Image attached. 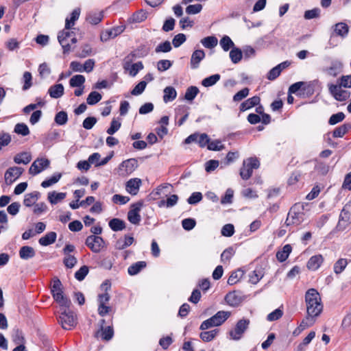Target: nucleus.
Segmentation results:
<instances>
[{"label":"nucleus","instance_id":"nucleus-1","mask_svg":"<svg viewBox=\"0 0 351 351\" xmlns=\"http://www.w3.org/2000/svg\"><path fill=\"white\" fill-rule=\"evenodd\" d=\"M307 319L317 317L323 310V304L319 292L315 289H308L305 293Z\"/></svg>","mask_w":351,"mask_h":351},{"label":"nucleus","instance_id":"nucleus-2","mask_svg":"<svg viewBox=\"0 0 351 351\" xmlns=\"http://www.w3.org/2000/svg\"><path fill=\"white\" fill-rule=\"evenodd\" d=\"M51 292L54 300L61 308H69L71 302L64 295L62 282L58 278H54L53 280Z\"/></svg>","mask_w":351,"mask_h":351},{"label":"nucleus","instance_id":"nucleus-3","mask_svg":"<svg viewBox=\"0 0 351 351\" xmlns=\"http://www.w3.org/2000/svg\"><path fill=\"white\" fill-rule=\"evenodd\" d=\"M230 316V313L229 311H218L210 318L204 321L201 324L199 329L205 330L212 327L219 326L221 325Z\"/></svg>","mask_w":351,"mask_h":351},{"label":"nucleus","instance_id":"nucleus-4","mask_svg":"<svg viewBox=\"0 0 351 351\" xmlns=\"http://www.w3.org/2000/svg\"><path fill=\"white\" fill-rule=\"evenodd\" d=\"M62 312L58 317V322L65 330H71L77 324L75 313L69 308H61Z\"/></svg>","mask_w":351,"mask_h":351},{"label":"nucleus","instance_id":"nucleus-5","mask_svg":"<svg viewBox=\"0 0 351 351\" xmlns=\"http://www.w3.org/2000/svg\"><path fill=\"white\" fill-rule=\"evenodd\" d=\"M71 29V21L66 19L65 28L58 34V39L63 49V53H67L71 50V45L69 43V38H71L73 36V32L70 30Z\"/></svg>","mask_w":351,"mask_h":351},{"label":"nucleus","instance_id":"nucleus-6","mask_svg":"<svg viewBox=\"0 0 351 351\" xmlns=\"http://www.w3.org/2000/svg\"><path fill=\"white\" fill-rule=\"evenodd\" d=\"M134 60L133 54H128L125 57L123 62V69L132 77H135L137 73L143 69L142 62L132 63Z\"/></svg>","mask_w":351,"mask_h":351},{"label":"nucleus","instance_id":"nucleus-7","mask_svg":"<svg viewBox=\"0 0 351 351\" xmlns=\"http://www.w3.org/2000/svg\"><path fill=\"white\" fill-rule=\"evenodd\" d=\"M259 161L254 158H250L244 160L240 169V176L243 180H248L252 175L253 169L259 167Z\"/></svg>","mask_w":351,"mask_h":351},{"label":"nucleus","instance_id":"nucleus-8","mask_svg":"<svg viewBox=\"0 0 351 351\" xmlns=\"http://www.w3.org/2000/svg\"><path fill=\"white\" fill-rule=\"evenodd\" d=\"M304 219V213L301 211L300 206L294 205L290 209L285 223L287 226L299 225Z\"/></svg>","mask_w":351,"mask_h":351},{"label":"nucleus","instance_id":"nucleus-9","mask_svg":"<svg viewBox=\"0 0 351 351\" xmlns=\"http://www.w3.org/2000/svg\"><path fill=\"white\" fill-rule=\"evenodd\" d=\"M250 320L247 319H240L236 324L235 327L229 332L230 338L233 340L238 341L242 337L248 328Z\"/></svg>","mask_w":351,"mask_h":351},{"label":"nucleus","instance_id":"nucleus-10","mask_svg":"<svg viewBox=\"0 0 351 351\" xmlns=\"http://www.w3.org/2000/svg\"><path fill=\"white\" fill-rule=\"evenodd\" d=\"M86 245L95 253H99L104 247L105 242L99 236H88L85 242Z\"/></svg>","mask_w":351,"mask_h":351},{"label":"nucleus","instance_id":"nucleus-11","mask_svg":"<svg viewBox=\"0 0 351 351\" xmlns=\"http://www.w3.org/2000/svg\"><path fill=\"white\" fill-rule=\"evenodd\" d=\"M138 162L134 158H130L122 162L119 167V173L122 176L131 174L137 167Z\"/></svg>","mask_w":351,"mask_h":351},{"label":"nucleus","instance_id":"nucleus-12","mask_svg":"<svg viewBox=\"0 0 351 351\" xmlns=\"http://www.w3.org/2000/svg\"><path fill=\"white\" fill-rule=\"evenodd\" d=\"M50 161L45 158H39L35 160L32 164L29 173L36 176L49 167Z\"/></svg>","mask_w":351,"mask_h":351},{"label":"nucleus","instance_id":"nucleus-13","mask_svg":"<svg viewBox=\"0 0 351 351\" xmlns=\"http://www.w3.org/2000/svg\"><path fill=\"white\" fill-rule=\"evenodd\" d=\"M23 169L19 167H12L5 172L4 179L7 185H11L22 175Z\"/></svg>","mask_w":351,"mask_h":351},{"label":"nucleus","instance_id":"nucleus-14","mask_svg":"<svg viewBox=\"0 0 351 351\" xmlns=\"http://www.w3.org/2000/svg\"><path fill=\"white\" fill-rule=\"evenodd\" d=\"M143 206L142 202H136L131 206V209L128 213V219L132 224H138L141 221V215L139 212Z\"/></svg>","mask_w":351,"mask_h":351},{"label":"nucleus","instance_id":"nucleus-15","mask_svg":"<svg viewBox=\"0 0 351 351\" xmlns=\"http://www.w3.org/2000/svg\"><path fill=\"white\" fill-rule=\"evenodd\" d=\"M351 221V199L344 206L338 223L339 228H344Z\"/></svg>","mask_w":351,"mask_h":351},{"label":"nucleus","instance_id":"nucleus-16","mask_svg":"<svg viewBox=\"0 0 351 351\" xmlns=\"http://www.w3.org/2000/svg\"><path fill=\"white\" fill-rule=\"evenodd\" d=\"M329 90L335 99L340 101L347 100L350 95L348 90H343L341 86L338 85H330Z\"/></svg>","mask_w":351,"mask_h":351},{"label":"nucleus","instance_id":"nucleus-17","mask_svg":"<svg viewBox=\"0 0 351 351\" xmlns=\"http://www.w3.org/2000/svg\"><path fill=\"white\" fill-rule=\"evenodd\" d=\"M141 180L139 178H132L126 183V191L131 195H135L138 192Z\"/></svg>","mask_w":351,"mask_h":351},{"label":"nucleus","instance_id":"nucleus-18","mask_svg":"<svg viewBox=\"0 0 351 351\" xmlns=\"http://www.w3.org/2000/svg\"><path fill=\"white\" fill-rule=\"evenodd\" d=\"M123 32L121 27H116L110 29H107L102 32L101 34V40L102 41H107L110 39L114 38L119 35Z\"/></svg>","mask_w":351,"mask_h":351},{"label":"nucleus","instance_id":"nucleus-19","mask_svg":"<svg viewBox=\"0 0 351 351\" xmlns=\"http://www.w3.org/2000/svg\"><path fill=\"white\" fill-rule=\"evenodd\" d=\"M205 58V53L203 50H195L191 58V67L195 69L199 67V62Z\"/></svg>","mask_w":351,"mask_h":351},{"label":"nucleus","instance_id":"nucleus-20","mask_svg":"<svg viewBox=\"0 0 351 351\" xmlns=\"http://www.w3.org/2000/svg\"><path fill=\"white\" fill-rule=\"evenodd\" d=\"M114 335L113 328L110 326L107 327L102 326L96 333L95 337H101L105 341L110 340Z\"/></svg>","mask_w":351,"mask_h":351},{"label":"nucleus","instance_id":"nucleus-21","mask_svg":"<svg viewBox=\"0 0 351 351\" xmlns=\"http://www.w3.org/2000/svg\"><path fill=\"white\" fill-rule=\"evenodd\" d=\"M323 261L324 258L321 254L313 256L307 263V267L308 269L315 271L320 267Z\"/></svg>","mask_w":351,"mask_h":351},{"label":"nucleus","instance_id":"nucleus-22","mask_svg":"<svg viewBox=\"0 0 351 351\" xmlns=\"http://www.w3.org/2000/svg\"><path fill=\"white\" fill-rule=\"evenodd\" d=\"M349 32V27L348 25L343 22H340L338 23H336L333 26V32L336 36H339L341 37H346Z\"/></svg>","mask_w":351,"mask_h":351},{"label":"nucleus","instance_id":"nucleus-23","mask_svg":"<svg viewBox=\"0 0 351 351\" xmlns=\"http://www.w3.org/2000/svg\"><path fill=\"white\" fill-rule=\"evenodd\" d=\"M134 241L133 237L125 235L123 238L118 239L115 243V248L117 250H123L130 246Z\"/></svg>","mask_w":351,"mask_h":351},{"label":"nucleus","instance_id":"nucleus-24","mask_svg":"<svg viewBox=\"0 0 351 351\" xmlns=\"http://www.w3.org/2000/svg\"><path fill=\"white\" fill-rule=\"evenodd\" d=\"M40 197V193L38 191L27 193L25 195L23 204L27 207L34 206Z\"/></svg>","mask_w":351,"mask_h":351},{"label":"nucleus","instance_id":"nucleus-25","mask_svg":"<svg viewBox=\"0 0 351 351\" xmlns=\"http://www.w3.org/2000/svg\"><path fill=\"white\" fill-rule=\"evenodd\" d=\"M48 93L52 98H60L64 94V86L62 84L51 86L48 90Z\"/></svg>","mask_w":351,"mask_h":351},{"label":"nucleus","instance_id":"nucleus-26","mask_svg":"<svg viewBox=\"0 0 351 351\" xmlns=\"http://www.w3.org/2000/svg\"><path fill=\"white\" fill-rule=\"evenodd\" d=\"M103 18L104 14L102 11H91L88 14L86 20L93 25H97Z\"/></svg>","mask_w":351,"mask_h":351},{"label":"nucleus","instance_id":"nucleus-27","mask_svg":"<svg viewBox=\"0 0 351 351\" xmlns=\"http://www.w3.org/2000/svg\"><path fill=\"white\" fill-rule=\"evenodd\" d=\"M35 254L36 252L34 248L28 245L23 246L19 250V256L23 260L32 258Z\"/></svg>","mask_w":351,"mask_h":351},{"label":"nucleus","instance_id":"nucleus-28","mask_svg":"<svg viewBox=\"0 0 351 351\" xmlns=\"http://www.w3.org/2000/svg\"><path fill=\"white\" fill-rule=\"evenodd\" d=\"M260 101V97L258 96H254L251 98H249L241 104L240 110L241 111H245L258 105Z\"/></svg>","mask_w":351,"mask_h":351},{"label":"nucleus","instance_id":"nucleus-29","mask_svg":"<svg viewBox=\"0 0 351 351\" xmlns=\"http://www.w3.org/2000/svg\"><path fill=\"white\" fill-rule=\"evenodd\" d=\"M163 92V101L165 103L171 101L177 97V92L173 86H167Z\"/></svg>","mask_w":351,"mask_h":351},{"label":"nucleus","instance_id":"nucleus-30","mask_svg":"<svg viewBox=\"0 0 351 351\" xmlns=\"http://www.w3.org/2000/svg\"><path fill=\"white\" fill-rule=\"evenodd\" d=\"M66 196V193H58L56 191L49 192L48 193V200L51 204H56L63 200Z\"/></svg>","mask_w":351,"mask_h":351},{"label":"nucleus","instance_id":"nucleus-31","mask_svg":"<svg viewBox=\"0 0 351 351\" xmlns=\"http://www.w3.org/2000/svg\"><path fill=\"white\" fill-rule=\"evenodd\" d=\"M145 261H138L132 265L128 269V272L130 276H134L138 274L143 269L146 267Z\"/></svg>","mask_w":351,"mask_h":351},{"label":"nucleus","instance_id":"nucleus-32","mask_svg":"<svg viewBox=\"0 0 351 351\" xmlns=\"http://www.w3.org/2000/svg\"><path fill=\"white\" fill-rule=\"evenodd\" d=\"M225 300L227 304L231 306H238L241 302V298L236 293V292H230L226 297Z\"/></svg>","mask_w":351,"mask_h":351},{"label":"nucleus","instance_id":"nucleus-33","mask_svg":"<svg viewBox=\"0 0 351 351\" xmlns=\"http://www.w3.org/2000/svg\"><path fill=\"white\" fill-rule=\"evenodd\" d=\"M56 239V233L50 232L46 234L44 237H41L38 242L43 246H47L53 243Z\"/></svg>","mask_w":351,"mask_h":351},{"label":"nucleus","instance_id":"nucleus-34","mask_svg":"<svg viewBox=\"0 0 351 351\" xmlns=\"http://www.w3.org/2000/svg\"><path fill=\"white\" fill-rule=\"evenodd\" d=\"M291 250H292V247L289 244L285 245L282 247V250L278 251L276 253V258L280 262H283V261H286L287 259V258L289 257L290 253L291 252Z\"/></svg>","mask_w":351,"mask_h":351},{"label":"nucleus","instance_id":"nucleus-35","mask_svg":"<svg viewBox=\"0 0 351 351\" xmlns=\"http://www.w3.org/2000/svg\"><path fill=\"white\" fill-rule=\"evenodd\" d=\"M32 160V156L29 153L22 152L16 154L14 158V161L16 164H28Z\"/></svg>","mask_w":351,"mask_h":351},{"label":"nucleus","instance_id":"nucleus-36","mask_svg":"<svg viewBox=\"0 0 351 351\" xmlns=\"http://www.w3.org/2000/svg\"><path fill=\"white\" fill-rule=\"evenodd\" d=\"M109 226L113 231L117 232L125 229V224L123 220L114 218L109 221Z\"/></svg>","mask_w":351,"mask_h":351},{"label":"nucleus","instance_id":"nucleus-37","mask_svg":"<svg viewBox=\"0 0 351 351\" xmlns=\"http://www.w3.org/2000/svg\"><path fill=\"white\" fill-rule=\"evenodd\" d=\"M218 332V329H214L209 331H204L200 333L199 337L202 341L205 342H209L216 337Z\"/></svg>","mask_w":351,"mask_h":351},{"label":"nucleus","instance_id":"nucleus-38","mask_svg":"<svg viewBox=\"0 0 351 351\" xmlns=\"http://www.w3.org/2000/svg\"><path fill=\"white\" fill-rule=\"evenodd\" d=\"M229 56L230 58L231 59V61L234 64H237L241 60L243 53L240 49L234 47L231 49Z\"/></svg>","mask_w":351,"mask_h":351},{"label":"nucleus","instance_id":"nucleus-39","mask_svg":"<svg viewBox=\"0 0 351 351\" xmlns=\"http://www.w3.org/2000/svg\"><path fill=\"white\" fill-rule=\"evenodd\" d=\"M85 77L82 75H75L73 76L69 80V84L71 87H81L84 86Z\"/></svg>","mask_w":351,"mask_h":351},{"label":"nucleus","instance_id":"nucleus-40","mask_svg":"<svg viewBox=\"0 0 351 351\" xmlns=\"http://www.w3.org/2000/svg\"><path fill=\"white\" fill-rule=\"evenodd\" d=\"M244 275V271L241 269H237L232 272L228 279V283L230 285L236 284Z\"/></svg>","mask_w":351,"mask_h":351},{"label":"nucleus","instance_id":"nucleus-41","mask_svg":"<svg viewBox=\"0 0 351 351\" xmlns=\"http://www.w3.org/2000/svg\"><path fill=\"white\" fill-rule=\"evenodd\" d=\"M263 277L261 269H256L249 274V280L251 283L256 285Z\"/></svg>","mask_w":351,"mask_h":351},{"label":"nucleus","instance_id":"nucleus-42","mask_svg":"<svg viewBox=\"0 0 351 351\" xmlns=\"http://www.w3.org/2000/svg\"><path fill=\"white\" fill-rule=\"evenodd\" d=\"M221 48L228 51L230 49L234 48V43L228 36H224L219 42Z\"/></svg>","mask_w":351,"mask_h":351},{"label":"nucleus","instance_id":"nucleus-43","mask_svg":"<svg viewBox=\"0 0 351 351\" xmlns=\"http://www.w3.org/2000/svg\"><path fill=\"white\" fill-rule=\"evenodd\" d=\"M218 43L217 38L215 36H207L201 40V43L206 48L212 49L217 46Z\"/></svg>","mask_w":351,"mask_h":351},{"label":"nucleus","instance_id":"nucleus-44","mask_svg":"<svg viewBox=\"0 0 351 351\" xmlns=\"http://www.w3.org/2000/svg\"><path fill=\"white\" fill-rule=\"evenodd\" d=\"M348 262L346 258L339 259L334 265V272L337 274H341L346 267Z\"/></svg>","mask_w":351,"mask_h":351},{"label":"nucleus","instance_id":"nucleus-45","mask_svg":"<svg viewBox=\"0 0 351 351\" xmlns=\"http://www.w3.org/2000/svg\"><path fill=\"white\" fill-rule=\"evenodd\" d=\"M199 93V89L196 86L189 87L185 93L184 99L187 101H193Z\"/></svg>","mask_w":351,"mask_h":351},{"label":"nucleus","instance_id":"nucleus-46","mask_svg":"<svg viewBox=\"0 0 351 351\" xmlns=\"http://www.w3.org/2000/svg\"><path fill=\"white\" fill-rule=\"evenodd\" d=\"M219 80L220 75L215 74L204 78L202 82V84L205 87H209L215 84Z\"/></svg>","mask_w":351,"mask_h":351},{"label":"nucleus","instance_id":"nucleus-47","mask_svg":"<svg viewBox=\"0 0 351 351\" xmlns=\"http://www.w3.org/2000/svg\"><path fill=\"white\" fill-rule=\"evenodd\" d=\"M101 98L102 96L100 93L97 91H93L88 95L86 102L88 105H95L98 103Z\"/></svg>","mask_w":351,"mask_h":351},{"label":"nucleus","instance_id":"nucleus-48","mask_svg":"<svg viewBox=\"0 0 351 351\" xmlns=\"http://www.w3.org/2000/svg\"><path fill=\"white\" fill-rule=\"evenodd\" d=\"M172 49L171 43L168 40L160 43L155 49L156 53H167Z\"/></svg>","mask_w":351,"mask_h":351},{"label":"nucleus","instance_id":"nucleus-49","mask_svg":"<svg viewBox=\"0 0 351 351\" xmlns=\"http://www.w3.org/2000/svg\"><path fill=\"white\" fill-rule=\"evenodd\" d=\"M14 132L23 136L29 134V130L27 125L25 123H17L14 127Z\"/></svg>","mask_w":351,"mask_h":351},{"label":"nucleus","instance_id":"nucleus-50","mask_svg":"<svg viewBox=\"0 0 351 351\" xmlns=\"http://www.w3.org/2000/svg\"><path fill=\"white\" fill-rule=\"evenodd\" d=\"M60 178H61V174L60 173L54 174L49 179L44 180L41 183V186L43 188H47V187L51 186L52 184H56V182H58L59 181V180L60 179Z\"/></svg>","mask_w":351,"mask_h":351},{"label":"nucleus","instance_id":"nucleus-51","mask_svg":"<svg viewBox=\"0 0 351 351\" xmlns=\"http://www.w3.org/2000/svg\"><path fill=\"white\" fill-rule=\"evenodd\" d=\"M68 121L67 114L64 111H60L56 114L55 122L59 125H64Z\"/></svg>","mask_w":351,"mask_h":351},{"label":"nucleus","instance_id":"nucleus-52","mask_svg":"<svg viewBox=\"0 0 351 351\" xmlns=\"http://www.w3.org/2000/svg\"><path fill=\"white\" fill-rule=\"evenodd\" d=\"M147 86L146 81H141L138 84L135 86V87L131 91V94L132 95H139L143 93L145 88Z\"/></svg>","mask_w":351,"mask_h":351},{"label":"nucleus","instance_id":"nucleus-53","mask_svg":"<svg viewBox=\"0 0 351 351\" xmlns=\"http://www.w3.org/2000/svg\"><path fill=\"white\" fill-rule=\"evenodd\" d=\"M23 82H24V84H23V90H27L32 85V76L31 73H29L28 71H25L23 73Z\"/></svg>","mask_w":351,"mask_h":351},{"label":"nucleus","instance_id":"nucleus-54","mask_svg":"<svg viewBox=\"0 0 351 351\" xmlns=\"http://www.w3.org/2000/svg\"><path fill=\"white\" fill-rule=\"evenodd\" d=\"M341 67L342 64L341 62H335L327 69V73L330 75L336 76L340 72Z\"/></svg>","mask_w":351,"mask_h":351},{"label":"nucleus","instance_id":"nucleus-55","mask_svg":"<svg viewBox=\"0 0 351 351\" xmlns=\"http://www.w3.org/2000/svg\"><path fill=\"white\" fill-rule=\"evenodd\" d=\"M234 253L235 252L232 247L226 249L221 254V261L223 263L229 261Z\"/></svg>","mask_w":351,"mask_h":351},{"label":"nucleus","instance_id":"nucleus-56","mask_svg":"<svg viewBox=\"0 0 351 351\" xmlns=\"http://www.w3.org/2000/svg\"><path fill=\"white\" fill-rule=\"evenodd\" d=\"M129 54L134 55V59L135 60L136 58H143L146 56L148 54V50L144 46H141L134 51H132Z\"/></svg>","mask_w":351,"mask_h":351},{"label":"nucleus","instance_id":"nucleus-57","mask_svg":"<svg viewBox=\"0 0 351 351\" xmlns=\"http://www.w3.org/2000/svg\"><path fill=\"white\" fill-rule=\"evenodd\" d=\"M345 118V114H343V112H338L337 114H332L329 120H328V123L330 125H335L341 121H342Z\"/></svg>","mask_w":351,"mask_h":351},{"label":"nucleus","instance_id":"nucleus-58","mask_svg":"<svg viewBox=\"0 0 351 351\" xmlns=\"http://www.w3.org/2000/svg\"><path fill=\"white\" fill-rule=\"evenodd\" d=\"M283 315V312L280 308H276L273 312L268 314L267 320L269 322H274L279 319Z\"/></svg>","mask_w":351,"mask_h":351},{"label":"nucleus","instance_id":"nucleus-59","mask_svg":"<svg viewBox=\"0 0 351 351\" xmlns=\"http://www.w3.org/2000/svg\"><path fill=\"white\" fill-rule=\"evenodd\" d=\"M88 273V267L86 265H84L81 267L80 269L75 272V277L79 281H82L84 279Z\"/></svg>","mask_w":351,"mask_h":351},{"label":"nucleus","instance_id":"nucleus-60","mask_svg":"<svg viewBox=\"0 0 351 351\" xmlns=\"http://www.w3.org/2000/svg\"><path fill=\"white\" fill-rule=\"evenodd\" d=\"M172 66V62L169 60H161L158 62L157 69L159 71H165Z\"/></svg>","mask_w":351,"mask_h":351},{"label":"nucleus","instance_id":"nucleus-61","mask_svg":"<svg viewBox=\"0 0 351 351\" xmlns=\"http://www.w3.org/2000/svg\"><path fill=\"white\" fill-rule=\"evenodd\" d=\"M202 10V5L197 3L193 5H189L186 8V12L188 14H196L201 12Z\"/></svg>","mask_w":351,"mask_h":351},{"label":"nucleus","instance_id":"nucleus-62","mask_svg":"<svg viewBox=\"0 0 351 351\" xmlns=\"http://www.w3.org/2000/svg\"><path fill=\"white\" fill-rule=\"evenodd\" d=\"M12 340L13 341L17 344V345H20V344H23L24 343V337H23V335L21 331H20L19 330H16L14 331L13 334H12Z\"/></svg>","mask_w":351,"mask_h":351},{"label":"nucleus","instance_id":"nucleus-63","mask_svg":"<svg viewBox=\"0 0 351 351\" xmlns=\"http://www.w3.org/2000/svg\"><path fill=\"white\" fill-rule=\"evenodd\" d=\"M224 148V145L221 143V141L219 140H215L211 142H209L208 145V149L209 150L213 151H220Z\"/></svg>","mask_w":351,"mask_h":351},{"label":"nucleus","instance_id":"nucleus-64","mask_svg":"<svg viewBox=\"0 0 351 351\" xmlns=\"http://www.w3.org/2000/svg\"><path fill=\"white\" fill-rule=\"evenodd\" d=\"M186 39L184 34H178L173 37L172 44L175 47H178L186 41Z\"/></svg>","mask_w":351,"mask_h":351}]
</instances>
